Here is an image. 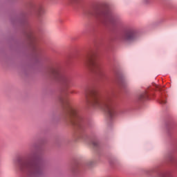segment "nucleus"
<instances>
[{"label":"nucleus","instance_id":"6e6552de","mask_svg":"<svg viewBox=\"0 0 177 177\" xmlns=\"http://www.w3.org/2000/svg\"><path fill=\"white\" fill-rule=\"evenodd\" d=\"M45 13V9L43 6H39L36 10V15L37 17H41Z\"/></svg>","mask_w":177,"mask_h":177},{"label":"nucleus","instance_id":"423d86ee","mask_svg":"<svg viewBox=\"0 0 177 177\" xmlns=\"http://www.w3.org/2000/svg\"><path fill=\"white\" fill-rule=\"evenodd\" d=\"M95 17H99L101 19L102 21H108L109 23H111L112 24L115 21V18L111 15V12L109 10H97L94 13Z\"/></svg>","mask_w":177,"mask_h":177},{"label":"nucleus","instance_id":"9b49d317","mask_svg":"<svg viewBox=\"0 0 177 177\" xmlns=\"http://www.w3.org/2000/svg\"><path fill=\"white\" fill-rule=\"evenodd\" d=\"M160 177H171V174L169 172H162L160 174Z\"/></svg>","mask_w":177,"mask_h":177},{"label":"nucleus","instance_id":"4468645a","mask_svg":"<svg viewBox=\"0 0 177 177\" xmlns=\"http://www.w3.org/2000/svg\"><path fill=\"white\" fill-rule=\"evenodd\" d=\"M92 145H93V146L96 147V146H97V142H96V141H93V142H92Z\"/></svg>","mask_w":177,"mask_h":177},{"label":"nucleus","instance_id":"9d476101","mask_svg":"<svg viewBox=\"0 0 177 177\" xmlns=\"http://www.w3.org/2000/svg\"><path fill=\"white\" fill-rule=\"evenodd\" d=\"M27 37L28 38V39H30V41H34V39H35V37H34V35L32 34V32L30 31Z\"/></svg>","mask_w":177,"mask_h":177},{"label":"nucleus","instance_id":"39448f33","mask_svg":"<svg viewBox=\"0 0 177 177\" xmlns=\"http://www.w3.org/2000/svg\"><path fill=\"white\" fill-rule=\"evenodd\" d=\"M50 74L56 80H59V78L61 79V85L62 88L65 91L67 90L73 82V79H71V77L69 76L62 75V73H60V71L57 68H51L50 70Z\"/></svg>","mask_w":177,"mask_h":177},{"label":"nucleus","instance_id":"7ed1b4c3","mask_svg":"<svg viewBox=\"0 0 177 177\" xmlns=\"http://www.w3.org/2000/svg\"><path fill=\"white\" fill-rule=\"evenodd\" d=\"M60 100L64 106L66 118L77 128H81V123H80L81 122V116L78 114L77 109L70 105L67 98H61Z\"/></svg>","mask_w":177,"mask_h":177},{"label":"nucleus","instance_id":"ddd939ff","mask_svg":"<svg viewBox=\"0 0 177 177\" xmlns=\"http://www.w3.org/2000/svg\"><path fill=\"white\" fill-rule=\"evenodd\" d=\"M160 103H161V104H165V103H167V101L165 100H161L160 101Z\"/></svg>","mask_w":177,"mask_h":177},{"label":"nucleus","instance_id":"f03ea898","mask_svg":"<svg viewBox=\"0 0 177 177\" xmlns=\"http://www.w3.org/2000/svg\"><path fill=\"white\" fill-rule=\"evenodd\" d=\"M19 169L32 177H39L44 174L42 165L37 162V156L32 154L28 155L27 160L19 165Z\"/></svg>","mask_w":177,"mask_h":177},{"label":"nucleus","instance_id":"0eeeda50","mask_svg":"<svg viewBox=\"0 0 177 177\" xmlns=\"http://www.w3.org/2000/svg\"><path fill=\"white\" fill-rule=\"evenodd\" d=\"M136 38H138V31H136L135 29H129L120 36V39L125 42H131V41H135Z\"/></svg>","mask_w":177,"mask_h":177},{"label":"nucleus","instance_id":"f8f14e48","mask_svg":"<svg viewBox=\"0 0 177 177\" xmlns=\"http://www.w3.org/2000/svg\"><path fill=\"white\" fill-rule=\"evenodd\" d=\"M68 3H75L77 0H68Z\"/></svg>","mask_w":177,"mask_h":177},{"label":"nucleus","instance_id":"f257e3e1","mask_svg":"<svg viewBox=\"0 0 177 177\" xmlns=\"http://www.w3.org/2000/svg\"><path fill=\"white\" fill-rule=\"evenodd\" d=\"M89 96H91L88 104L93 109H100L106 111L108 118L113 120L115 118L117 113L115 112V106L113 104V102L109 98L103 99L100 97L99 94L95 90H90L88 92Z\"/></svg>","mask_w":177,"mask_h":177},{"label":"nucleus","instance_id":"20e7f679","mask_svg":"<svg viewBox=\"0 0 177 177\" xmlns=\"http://www.w3.org/2000/svg\"><path fill=\"white\" fill-rule=\"evenodd\" d=\"M86 64L89 70L100 77L104 76V69L103 66L96 62V55L91 53L88 54L86 59Z\"/></svg>","mask_w":177,"mask_h":177},{"label":"nucleus","instance_id":"1a4fd4ad","mask_svg":"<svg viewBox=\"0 0 177 177\" xmlns=\"http://www.w3.org/2000/svg\"><path fill=\"white\" fill-rule=\"evenodd\" d=\"M149 97V95H147V93H142L140 96H139V100L142 101V100H146Z\"/></svg>","mask_w":177,"mask_h":177}]
</instances>
